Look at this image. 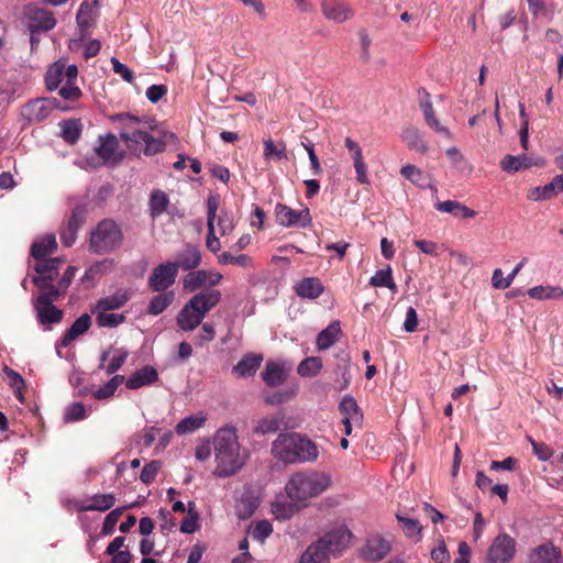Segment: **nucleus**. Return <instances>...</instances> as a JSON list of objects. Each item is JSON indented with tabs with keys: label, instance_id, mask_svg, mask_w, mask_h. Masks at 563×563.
Wrapping results in <instances>:
<instances>
[{
	"label": "nucleus",
	"instance_id": "obj_21",
	"mask_svg": "<svg viewBox=\"0 0 563 563\" xmlns=\"http://www.w3.org/2000/svg\"><path fill=\"white\" fill-rule=\"evenodd\" d=\"M115 503L113 494H97L88 499L75 501V508L78 511H107Z\"/></svg>",
	"mask_w": 563,
	"mask_h": 563
},
{
	"label": "nucleus",
	"instance_id": "obj_31",
	"mask_svg": "<svg viewBox=\"0 0 563 563\" xmlns=\"http://www.w3.org/2000/svg\"><path fill=\"white\" fill-rule=\"evenodd\" d=\"M531 563H562V553L552 543L537 547L531 556Z\"/></svg>",
	"mask_w": 563,
	"mask_h": 563
},
{
	"label": "nucleus",
	"instance_id": "obj_45",
	"mask_svg": "<svg viewBox=\"0 0 563 563\" xmlns=\"http://www.w3.org/2000/svg\"><path fill=\"white\" fill-rule=\"evenodd\" d=\"M31 26L36 30H52L56 25V20L52 12L44 9H35L30 14Z\"/></svg>",
	"mask_w": 563,
	"mask_h": 563
},
{
	"label": "nucleus",
	"instance_id": "obj_52",
	"mask_svg": "<svg viewBox=\"0 0 563 563\" xmlns=\"http://www.w3.org/2000/svg\"><path fill=\"white\" fill-rule=\"evenodd\" d=\"M175 295L173 291L159 294L152 298L147 311L150 314L157 316L162 313L174 301Z\"/></svg>",
	"mask_w": 563,
	"mask_h": 563
},
{
	"label": "nucleus",
	"instance_id": "obj_34",
	"mask_svg": "<svg viewBox=\"0 0 563 563\" xmlns=\"http://www.w3.org/2000/svg\"><path fill=\"white\" fill-rule=\"evenodd\" d=\"M91 325V318L89 314L84 313L74 321L71 327L64 334L60 344L68 346L76 338L86 333Z\"/></svg>",
	"mask_w": 563,
	"mask_h": 563
},
{
	"label": "nucleus",
	"instance_id": "obj_24",
	"mask_svg": "<svg viewBox=\"0 0 563 563\" xmlns=\"http://www.w3.org/2000/svg\"><path fill=\"white\" fill-rule=\"evenodd\" d=\"M99 143L96 153L104 163H117L121 159L122 155L119 153V142L113 134L100 136Z\"/></svg>",
	"mask_w": 563,
	"mask_h": 563
},
{
	"label": "nucleus",
	"instance_id": "obj_27",
	"mask_svg": "<svg viewBox=\"0 0 563 563\" xmlns=\"http://www.w3.org/2000/svg\"><path fill=\"white\" fill-rule=\"evenodd\" d=\"M129 353L124 349L111 347L101 355L100 368L107 374H113L125 363Z\"/></svg>",
	"mask_w": 563,
	"mask_h": 563
},
{
	"label": "nucleus",
	"instance_id": "obj_35",
	"mask_svg": "<svg viewBox=\"0 0 563 563\" xmlns=\"http://www.w3.org/2000/svg\"><path fill=\"white\" fill-rule=\"evenodd\" d=\"M202 257L201 252L197 246H187L184 252L178 255V260L173 262L179 268L184 271H190L197 268L201 264Z\"/></svg>",
	"mask_w": 563,
	"mask_h": 563
},
{
	"label": "nucleus",
	"instance_id": "obj_51",
	"mask_svg": "<svg viewBox=\"0 0 563 563\" xmlns=\"http://www.w3.org/2000/svg\"><path fill=\"white\" fill-rule=\"evenodd\" d=\"M369 285L373 287H387L393 292L397 291V286L393 278L391 268L388 266L385 269H379L369 279Z\"/></svg>",
	"mask_w": 563,
	"mask_h": 563
},
{
	"label": "nucleus",
	"instance_id": "obj_40",
	"mask_svg": "<svg viewBox=\"0 0 563 563\" xmlns=\"http://www.w3.org/2000/svg\"><path fill=\"white\" fill-rule=\"evenodd\" d=\"M527 294L531 299H537V300H552V299H562L563 300V288L560 286L539 285V286L529 288Z\"/></svg>",
	"mask_w": 563,
	"mask_h": 563
},
{
	"label": "nucleus",
	"instance_id": "obj_3",
	"mask_svg": "<svg viewBox=\"0 0 563 563\" xmlns=\"http://www.w3.org/2000/svg\"><path fill=\"white\" fill-rule=\"evenodd\" d=\"M113 120L120 123V137L133 154L150 156L164 150V142L148 133L143 120L130 114H118Z\"/></svg>",
	"mask_w": 563,
	"mask_h": 563
},
{
	"label": "nucleus",
	"instance_id": "obj_60",
	"mask_svg": "<svg viewBox=\"0 0 563 563\" xmlns=\"http://www.w3.org/2000/svg\"><path fill=\"white\" fill-rule=\"evenodd\" d=\"M125 508H115L111 510L104 518L102 528H101V534L102 536H110L113 533L115 525L118 523L120 517L122 516Z\"/></svg>",
	"mask_w": 563,
	"mask_h": 563
},
{
	"label": "nucleus",
	"instance_id": "obj_49",
	"mask_svg": "<svg viewBox=\"0 0 563 563\" xmlns=\"http://www.w3.org/2000/svg\"><path fill=\"white\" fill-rule=\"evenodd\" d=\"M396 518H397L398 522L401 525L404 533L408 538H411L415 541H420L422 526L420 525V522L417 519L408 518L400 514H397Z\"/></svg>",
	"mask_w": 563,
	"mask_h": 563
},
{
	"label": "nucleus",
	"instance_id": "obj_46",
	"mask_svg": "<svg viewBox=\"0 0 563 563\" xmlns=\"http://www.w3.org/2000/svg\"><path fill=\"white\" fill-rule=\"evenodd\" d=\"M96 7H97V0H92L91 2L86 0L80 4L79 10L77 12L76 20H77L78 26L82 31L88 29L91 25L95 16H96V13H97Z\"/></svg>",
	"mask_w": 563,
	"mask_h": 563
},
{
	"label": "nucleus",
	"instance_id": "obj_50",
	"mask_svg": "<svg viewBox=\"0 0 563 563\" xmlns=\"http://www.w3.org/2000/svg\"><path fill=\"white\" fill-rule=\"evenodd\" d=\"M340 410L343 417L354 420L356 426L361 424L363 415L354 398L345 396L340 404Z\"/></svg>",
	"mask_w": 563,
	"mask_h": 563
},
{
	"label": "nucleus",
	"instance_id": "obj_57",
	"mask_svg": "<svg viewBox=\"0 0 563 563\" xmlns=\"http://www.w3.org/2000/svg\"><path fill=\"white\" fill-rule=\"evenodd\" d=\"M124 382V376L115 375L103 386L93 391L96 399H106L114 395L118 387Z\"/></svg>",
	"mask_w": 563,
	"mask_h": 563
},
{
	"label": "nucleus",
	"instance_id": "obj_44",
	"mask_svg": "<svg viewBox=\"0 0 563 563\" xmlns=\"http://www.w3.org/2000/svg\"><path fill=\"white\" fill-rule=\"evenodd\" d=\"M202 320L203 318L194 309L189 308L188 303H186L178 313L177 324L184 331H192L202 322Z\"/></svg>",
	"mask_w": 563,
	"mask_h": 563
},
{
	"label": "nucleus",
	"instance_id": "obj_59",
	"mask_svg": "<svg viewBox=\"0 0 563 563\" xmlns=\"http://www.w3.org/2000/svg\"><path fill=\"white\" fill-rule=\"evenodd\" d=\"M272 523L268 520H261L253 526L251 530V536L254 540L258 541L260 543H264L265 540L272 534Z\"/></svg>",
	"mask_w": 563,
	"mask_h": 563
},
{
	"label": "nucleus",
	"instance_id": "obj_30",
	"mask_svg": "<svg viewBox=\"0 0 563 563\" xmlns=\"http://www.w3.org/2000/svg\"><path fill=\"white\" fill-rule=\"evenodd\" d=\"M287 377L285 365L277 361H268L262 372V378L271 387L282 385Z\"/></svg>",
	"mask_w": 563,
	"mask_h": 563
},
{
	"label": "nucleus",
	"instance_id": "obj_12",
	"mask_svg": "<svg viewBox=\"0 0 563 563\" xmlns=\"http://www.w3.org/2000/svg\"><path fill=\"white\" fill-rule=\"evenodd\" d=\"M62 261L59 258H49L37 261L34 269L36 275L33 277V283L36 287L42 290H51L56 288L52 285L53 280L58 275L59 265Z\"/></svg>",
	"mask_w": 563,
	"mask_h": 563
},
{
	"label": "nucleus",
	"instance_id": "obj_39",
	"mask_svg": "<svg viewBox=\"0 0 563 563\" xmlns=\"http://www.w3.org/2000/svg\"><path fill=\"white\" fill-rule=\"evenodd\" d=\"M434 207L440 212L450 213L462 219H470L476 216V211L455 200L437 202Z\"/></svg>",
	"mask_w": 563,
	"mask_h": 563
},
{
	"label": "nucleus",
	"instance_id": "obj_8",
	"mask_svg": "<svg viewBox=\"0 0 563 563\" xmlns=\"http://www.w3.org/2000/svg\"><path fill=\"white\" fill-rule=\"evenodd\" d=\"M223 280V275L216 269H196L183 279L186 291L192 292L202 287H214Z\"/></svg>",
	"mask_w": 563,
	"mask_h": 563
},
{
	"label": "nucleus",
	"instance_id": "obj_63",
	"mask_svg": "<svg viewBox=\"0 0 563 563\" xmlns=\"http://www.w3.org/2000/svg\"><path fill=\"white\" fill-rule=\"evenodd\" d=\"M161 466H162V464L159 461L150 462L148 464H146L143 467L141 475H140V479L144 484H151L155 479L156 475L158 474Z\"/></svg>",
	"mask_w": 563,
	"mask_h": 563
},
{
	"label": "nucleus",
	"instance_id": "obj_53",
	"mask_svg": "<svg viewBox=\"0 0 563 563\" xmlns=\"http://www.w3.org/2000/svg\"><path fill=\"white\" fill-rule=\"evenodd\" d=\"M59 125L60 135L66 142L70 144L77 142L81 132V124L78 120H65Z\"/></svg>",
	"mask_w": 563,
	"mask_h": 563
},
{
	"label": "nucleus",
	"instance_id": "obj_2",
	"mask_svg": "<svg viewBox=\"0 0 563 563\" xmlns=\"http://www.w3.org/2000/svg\"><path fill=\"white\" fill-rule=\"evenodd\" d=\"M332 484L329 473L309 470L292 474L286 483L285 492L291 501L306 508L312 499L329 490Z\"/></svg>",
	"mask_w": 563,
	"mask_h": 563
},
{
	"label": "nucleus",
	"instance_id": "obj_36",
	"mask_svg": "<svg viewBox=\"0 0 563 563\" xmlns=\"http://www.w3.org/2000/svg\"><path fill=\"white\" fill-rule=\"evenodd\" d=\"M207 415L202 411L190 415L181 419L175 427V431L179 435L192 433L205 426Z\"/></svg>",
	"mask_w": 563,
	"mask_h": 563
},
{
	"label": "nucleus",
	"instance_id": "obj_9",
	"mask_svg": "<svg viewBox=\"0 0 563 563\" xmlns=\"http://www.w3.org/2000/svg\"><path fill=\"white\" fill-rule=\"evenodd\" d=\"M276 221L279 225L307 228L311 224V216L308 208L300 210L291 209L286 205L278 203L275 208Z\"/></svg>",
	"mask_w": 563,
	"mask_h": 563
},
{
	"label": "nucleus",
	"instance_id": "obj_22",
	"mask_svg": "<svg viewBox=\"0 0 563 563\" xmlns=\"http://www.w3.org/2000/svg\"><path fill=\"white\" fill-rule=\"evenodd\" d=\"M158 380V372L152 365L143 366L135 371L128 379L124 378L126 388L139 389L150 386Z\"/></svg>",
	"mask_w": 563,
	"mask_h": 563
},
{
	"label": "nucleus",
	"instance_id": "obj_33",
	"mask_svg": "<svg viewBox=\"0 0 563 563\" xmlns=\"http://www.w3.org/2000/svg\"><path fill=\"white\" fill-rule=\"evenodd\" d=\"M400 174L415 186L421 188L431 187L433 190H437L435 187L431 186V176L416 165H404L400 169Z\"/></svg>",
	"mask_w": 563,
	"mask_h": 563
},
{
	"label": "nucleus",
	"instance_id": "obj_28",
	"mask_svg": "<svg viewBox=\"0 0 563 563\" xmlns=\"http://www.w3.org/2000/svg\"><path fill=\"white\" fill-rule=\"evenodd\" d=\"M131 298V294L126 289H118L113 294L104 296L97 300L91 307L97 310L114 311L122 308Z\"/></svg>",
	"mask_w": 563,
	"mask_h": 563
},
{
	"label": "nucleus",
	"instance_id": "obj_43",
	"mask_svg": "<svg viewBox=\"0 0 563 563\" xmlns=\"http://www.w3.org/2000/svg\"><path fill=\"white\" fill-rule=\"evenodd\" d=\"M303 507H299L297 503H294L289 499H276L272 503L271 511L278 520H287L290 519L296 512H298Z\"/></svg>",
	"mask_w": 563,
	"mask_h": 563
},
{
	"label": "nucleus",
	"instance_id": "obj_16",
	"mask_svg": "<svg viewBox=\"0 0 563 563\" xmlns=\"http://www.w3.org/2000/svg\"><path fill=\"white\" fill-rule=\"evenodd\" d=\"M563 192V174L555 176L544 186L532 187L527 191V199L533 202L550 200Z\"/></svg>",
	"mask_w": 563,
	"mask_h": 563
},
{
	"label": "nucleus",
	"instance_id": "obj_38",
	"mask_svg": "<svg viewBox=\"0 0 563 563\" xmlns=\"http://www.w3.org/2000/svg\"><path fill=\"white\" fill-rule=\"evenodd\" d=\"M57 247L56 239L53 234H47L35 240L31 246V254L36 261L45 260Z\"/></svg>",
	"mask_w": 563,
	"mask_h": 563
},
{
	"label": "nucleus",
	"instance_id": "obj_29",
	"mask_svg": "<svg viewBox=\"0 0 563 563\" xmlns=\"http://www.w3.org/2000/svg\"><path fill=\"white\" fill-rule=\"evenodd\" d=\"M300 298L317 299L324 290L321 280L317 277H306L296 283L294 287Z\"/></svg>",
	"mask_w": 563,
	"mask_h": 563
},
{
	"label": "nucleus",
	"instance_id": "obj_32",
	"mask_svg": "<svg viewBox=\"0 0 563 563\" xmlns=\"http://www.w3.org/2000/svg\"><path fill=\"white\" fill-rule=\"evenodd\" d=\"M263 356L261 354H246L233 367V373L238 377L243 378L254 376L258 367L261 366Z\"/></svg>",
	"mask_w": 563,
	"mask_h": 563
},
{
	"label": "nucleus",
	"instance_id": "obj_41",
	"mask_svg": "<svg viewBox=\"0 0 563 563\" xmlns=\"http://www.w3.org/2000/svg\"><path fill=\"white\" fill-rule=\"evenodd\" d=\"M91 313L100 328H117L125 321V316L120 312L91 308Z\"/></svg>",
	"mask_w": 563,
	"mask_h": 563
},
{
	"label": "nucleus",
	"instance_id": "obj_62",
	"mask_svg": "<svg viewBox=\"0 0 563 563\" xmlns=\"http://www.w3.org/2000/svg\"><path fill=\"white\" fill-rule=\"evenodd\" d=\"M85 417H86L85 406L80 402H75V404L69 405L66 408L65 415H64V420L66 422H74V421L81 420Z\"/></svg>",
	"mask_w": 563,
	"mask_h": 563
},
{
	"label": "nucleus",
	"instance_id": "obj_58",
	"mask_svg": "<svg viewBox=\"0 0 563 563\" xmlns=\"http://www.w3.org/2000/svg\"><path fill=\"white\" fill-rule=\"evenodd\" d=\"M216 220V234L219 233L220 236H225L234 231L235 220L231 213L222 211L221 214Z\"/></svg>",
	"mask_w": 563,
	"mask_h": 563
},
{
	"label": "nucleus",
	"instance_id": "obj_4",
	"mask_svg": "<svg viewBox=\"0 0 563 563\" xmlns=\"http://www.w3.org/2000/svg\"><path fill=\"white\" fill-rule=\"evenodd\" d=\"M272 455L285 464L312 463L319 457L318 445L297 432L280 433L272 443Z\"/></svg>",
	"mask_w": 563,
	"mask_h": 563
},
{
	"label": "nucleus",
	"instance_id": "obj_23",
	"mask_svg": "<svg viewBox=\"0 0 563 563\" xmlns=\"http://www.w3.org/2000/svg\"><path fill=\"white\" fill-rule=\"evenodd\" d=\"M261 504L260 495L251 489L246 488L241 497L236 500L235 511L240 519L250 518Z\"/></svg>",
	"mask_w": 563,
	"mask_h": 563
},
{
	"label": "nucleus",
	"instance_id": "obj_10",
	"mask_svg": "<svg viewBox=\"0 0 563 563\" xmlns=\"http://www.w3.org/2000/svg\"><path fill=\"white\" fill-rule=\"evenodd\" d=\"M352 533L347 528L341 526L327 532L317 542L331 555L341 554L350 544Z\"/></svg>",
	"mask_w": 563,
	"mask_h": 563
},
{
	"label": "nucleus",
	"instance_id": "obj_15",
	"mask_svg": "<svg viewBox=\"0 0 563 563\" xmlns=\"http://www.w3.org/2000/svg\"><path fill=\"white\" fill-rule=\"evenodd\" d=\"M207 227L208 234L206 240L207 249L212 253H218L221 250V243L219 236L216 235V219L217 211L219 208V200L214 196H210L207 200Z\"/></svg>",
	"mask_w": 563,
	"mask_h": 563
},
{
	"label": "nucleus",
	"instance_id": "obj_1",
	"mask_svg": "<svg viewBox=\"0 0 563 563\" xmlns=\"http://www.w3.org/2000/svg\"><path fill=\"white\" fill-rule=\"evenodd\" d=\"M217 477H228L236 474L245 464L239 442L238 429L233 424L219 428L212 439Z\"/></svg>",
	"mask_w": 563,
	"mask_h": 563
},
{
	"label": "nucleus",
	"instance_id": "obj_47",
	"mask_svg": "<svg viewBox=\"0 0 563 563\" xmlns=\"http://www.w3.org/2000/svg\"><path fill=\"white\" fill-rule=\"evenodd\" d=\"M401 140L412 150L426 153L429 148L427 142L416 128H407L402 131Z\"/></svg>",
	"mask_w": 563,
	"mask_h": 563
},
{
	"label": "nucleus",
	"instance_id": "obj_26",
	"mask_svg": "<svg viewBox=\"0 0 563 563\" xmlns=\"http://www.w3.org/2000/svg\"><path fill=\"white\" fill-rule=\"evenodd\" d=\"M390 551V544L387 540L379 536H373L367 539L364 548L363 555L369 561H380Z\"/></svg>",
	"mask_w": 563,
	"mask_h": 563
},
{
	"label": "nucleus",
	"instance_id": "obj_64",
	"mask_svg": "<svg viewBox=\"0 0 563 563\" xmlns=\"http://www.w3.org/2000/svg\"><path fill=\"white\" fill-rule=\"evenodd\" d=\"M430 555L435 563H448L450 561V553L442 539L439 540V544L431 550Z\"/></svg>",
	"mask_w": 563,
	"mask_h": 563
},
{
	"label": "nucleus",
	"instance_id": "obj_54",
	"mask_svg": "<svg viewBox=\"0 0 563 563\" xmlns=\"http://www.w3.org/2000/svg\"><path fill=\"white\" fill-rule=\"evenodd\" d=\"M321 358L317 356H311L306 357L299 363L297 372L301 377H313L321 371Z\"/></svg>",
	"mask_w": 563,
	"mask_h": 563
},
{
	"label": "nucleus",
	"instance_id": "obj_48",
	"mask_svg": "<svg viewBox=\"0 0 563 563\" xmlns=\"http://www.w3.org/2000/svg\"><path fill=\"white\" fill-rule=\"evenodd\" d=\"M330 555L316 542L302 553L299 563H329Z\"/></svg>",
	"mask_w": 563,
	"mask_h": 563
},
{
	"label": "nucleus",
	"instance_id": "obj_6",
	"mask_svg": "<svg viewBox=\"0 0 563 563\" xmlns=\"http://www.w3.org/2000/svg\"><path fill=\"white\" fill-rule=\"evenodd\" d=\"M58 297L59 290L52 288L41 294L34 303L38 322L47 328H49L52 323L60 322L63 319V311L53 305V301Z\"/></svg>",
	"mask_w": 563,
	"mask_h": 563
},
{
	"label": "nucleus",
	"instance_id": "obj_37",
	"mask_svg": "<svg viewBox=\"0 0 563 563\" xmlns=\"http://www.w3.org/2000/svg\"><path fill=\"white\" fill-rule=\"evenodd\" d=\"M341 325L339 321L331 322L317 336V347L319 351L330 349L340 338Z\"/></svg>",
	"mask_w": 563,
	"mask_h": 563
},
{
	"label": "nucleus",
	"instance_id": "obj_56",
	"mask_svg": "<svg viewBox=\"0 0 563 563\" xmlns=\"http://www.w3.org/2000/svg\"><path fill=\"white\" fill-rule=\"evenodd\" d=\"M280 424H282V418H279L277 416L264 417L256 422L254 432L256 434H262V435L266 434V433H274L279 430Z\"/></svg>",
	"mask_w": 563,
	"mask_h": 563
},
{
	"label": "nucleus",
	"instance_id": "obj_5",
	"mask_svg": "<svg viewBox=\"0 0 563 563\" xmlns=\"http://www.w3.org/2000/svg\"><path fill=\"white\" fill-rule=\"evenodd\" d=\"M121 242V230L111 220L101 221L90 235V246L93 252L99 254L115 250Z\"/></svg>",
	"mask_w": 563,
	"mask_h": 563
},
{
	"label": "nucleus",
	"instance_id": "obj_20",
	"mask_svg": "<svg viewBox=\"0 0 563 563\" xmlns=\"http://www.w3.org/2000/svg\"><path fill=\"white\" fill-rule=\"evenodd\" d=\"M53 109V103L47 99H35L21 108V115L27 122H40L46 119Z\"/></svg>",
	"mask_w": 563,
	"mask_h": 563
},
{
	"label": "nucleus",
	"instance_id": "obj_18",
	"mask_svg": "<svg viewBox=\"0 0 563 563\" xmlns=\"http://www.w3.org/2000/svg\"><path fill=\"white\" fill-rule=\"evenodd\" d=\"M221 300V292L216 289L200 291L196 294L187 303L189 308L194 309L200 317L205 318L206 314L216 307Z\"/></svg>",
	"mask_w": 563,
	"mask_h": 563
},
{
	"label": "nucleus",
	"instance_id": "obj_14",
	"mask_svg": "<svg viewBox=\"0 0 563 563\" xmlns=\"http://www.w3.org/2000/svg\"><path fill=\"white\" fill-rule=\"evenodd\" d=\"M320 9L322 15L334 23H345L354 16L352 7L343 0H322Z\"/></svg>",
	"mask_w": 563,
	"mask_h": 563
},
{
	"label": "nucleus",
	"instance_id": "obj_42",
	"mask_svg": "<svg viewBox=\"0 0 563 563\" xmlns=\"http://www.w3.org/2000/svg\"><path fill=\"white\" fill-rule=\"evenodd\" d=\"M264 151L263 157L265 162L282 161L287 158L286 144L284 142H274L272 139L263 141Z\"/></svg>",
	"mask_w": 563,
	"mask_h": 563
},
{
	"label": "nucleus",
	"instance_id": "obj_55",
	"mask_svg": "<svg viewBox=\"0 0 563 563\" xmlns=\"http://www.w3.org/2000/svg\"><path fill=\"white\" fill-rule=\"evenodd\" d=\"M169 203L167 195L162 190H155L151 195L150 210L153 218L163 214Z\"/></svg>",
	"mask_w": 563,
	"mask_h": 563
},
{
	"label": "nucleus",
	"instance_id": "obj_7",
	"mask_svg": "<svg viewBox=\"0 0 563 563\" xmlns=\"http://www.w3.org/2000/svg\"><path fill=\"white\" fill-rule=\"evenodd\" d=\"M78 69L75 64L67 65L63 59L55 62L46 71L45 82L48 90H56L67 80H77Z\"/></svg>",
	"mask_w": 563,
	"mask_h": 563
},
{
	"label": "nucleus",
	"instance_id": "obj_13",
	"mask_svg": "<svg viewBox=\"0 0 563 563\" xmlns=\"http://www.w3.org/2000/svg\"><path fill=\"white\" fill-rule=\"evenodd\" d=\"M177 265L166 262L156 266L148 277V286L153 291H164L168 289L176 280Z\"/></svg>",
	"mask_w": 563,
	"mask_h": 563
},
{
	"label": "nucleus",
	"instance_id": "obj_19",
	"mask_svg": "<svg viewBox=\"0 0 563 563\" xmlns=\"http://www.w3.org/2000/svg\"><path fill=\"white\" fill-rule=\"evenodd\" d=\"M544 165H545V161L543 158H541V157L532 158V157H528L525 154L517 155V156L506 155L500 161V168L507 173H517L520 170L531 168L533 166L542 167Z\"/></svg>",
	"mask_w": 563,
	"mask_h": 563
},
{
	"label": "nucleus",
	"instance_id": "obj_61",
	"mask_svg": "<svg viewBox=\"0 0 563 563\" xmlns=\"http://www.w3.org/2000/svg\"><path fill=\"white\" fill-rule=\"evenodd\" d=\"M77 80H67L65 84L59 86L58 93L59 96L68 101L78 100L81 96L80 88L76 85Z\"/></svg>",
	"mask_w": 563,
	"mask_h": 563
},
{
	"label": "nucleus",
	"instance_id": "obj_25",
	"mask_svg": "<svg viewBox=\"0 0 563 563\" xmlns=\"http://www.w3.org/2000/svg\"><path fill=\"white\" fill-rule=\"evenodd\" d=\"M420 107L427 124L437 133L442 134L448 139H451L452 134L450 130L443 124H441V122L435 118V113L430 100V95L426 91H423V96L420 99Z\"/></svg>",
	"mask_w": 563,
	"mask_h": 563
},
{
	"label": "nucleus",
	"instance_id": "obj_17",
	"mask_svg": "<svg viewBox=\"0 0 563 563\" xmlns=\"http://www.w3.org/2000/svg\"><path fill=\"white\" fill-rule=\"evenodd\" d=\"M344 146L353 161L356 180L362 185L368 184L367 165L365 163L361 145L347 136L344 140Z\"/></svg>",
	"mask_w": 563,
	"mask_h": 563
},
{
	"label": "nucleus",
	"instance_id": "obj_11",
	"mask_svg": "<svg viewBox=\"0 0 563 563\" xmlns=\"http://www.w3.org/2000/svg\"><path fill=\"white\" fill-rule=\"evenodd\" d=\"M516 541L509 534H498L488 550L489 563H508L515 555Z\"/></svg>",
	"mask_w": 563,
	"mask_h": 563
}]
</instances>
